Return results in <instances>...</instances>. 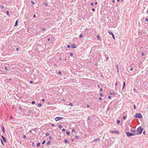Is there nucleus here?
I'll use <instances>...</instances> for the list:
<instances>
[{
    "label": "nucleus",
    "instance_id": "55",
    "mask_svg": "<svg viewBox=\"0 0 148 148\" xmlns=\"http://www.w3.org/2000/svg\"><path fill=\"white\" fill-rule=\"evenodd\" d=\"M47 40L48 41H49L50 40V38H48V39H47Z\"/></svg>",
    "mask_w": 148,
    "mask_h": 148
},
{
    "label": "nucleus",
    "instance_id": "31",
    "mask_svg": "<svg viewBox=\"0 0 148 148\" xmlns=\"http://www.w3.org/2000/svg\"><path fill=\"white\" fill-rule=\"evenodd\" d=\"M145 20L147 21H148V18L147 17L145 18Z\"/></svg>",
    "mask_w": 148,
    "mask_h": 148
},
{
    "label": "nucleus",
    "instance_id": "50",
    "mask_svg": "<svg viewBox=\"0 0 148 148\" xmlns=\"http://www.w3.org/2000/svg\"><path fill=\"white\" fill-rule=\"evenodd\" d=\"M100 95L101 96H102L103 95V94L101 93L100 94Z\"/></svg>",
    "mask_w": 148,
    "mask_h": 148
},
{
    "label": "nucleus",
    "instance_id": "33",
    "mask_svg": "<svg viewBox=\"0 0 148 148\" xmlns=\"http://www.w3.org/2000/svg\"><path fill=\"white\" fill-rule=\"evenodd\" d=\"M73 54L72 53H70V56H73Z\"/></svg>",
    "mask_w": 148,
    "mask_h": 148
},
{
    "label": "nucleus",
    "instance_id": "49",
    "mask_svg": "<svg viewBox=\"0 0 148 148\" xmlns=\"http://www.w3.org/2000/svg\"><path fill=\"white\" fill-rule=\"evenodd\" d=\"M117 71H118V72L119 70V69H118V66L117 65Z\"/></svg>",
    "mask_w": 148,
    "mask_h": 148
},
{
    "label": "nucleus",
    "instance_id": "10",
    "mask_svg": "<svg viewBox=\"0 0 148 148\" xmlns=\"http://www.w3.org/2000/svg\"><path fill=\"white\" fill-rule=\"evenodd\" d=\"M72 47L73 48H75L76 47V46L75 45H72Z\"/></svg>",
    "mask_w": 148,
    "mask_h": 148
},
{
    "label": "nucleus",
    "instance_id": "34",
    "mask_svg": "<svg viewBox=\"0 0 148 148\" xmlns=\"http://www.w3.org/2000/svg\"><path fill=\"white\" fill-rule=\"evenodd\" d=\"M136 134L134 133H132V136H134Z\"/></svg>",
    "mask_w": 148,
    "mask_h": 148
},
{
    "label": "nucleus",
    "instance_id": "39",
    "mask_svg": "<svg viewBox=\"0 0 148 148\" xmlns=\"http://www.w3.org/2000/svg\"><path fill=\"white\" fill-rule=\"evenodd\" d=\"M111 98V96L110 95H109L108 96V98L109 99H110Z\"/></svg>",
    "mask_w": 148,
    "mask_h": 148
},
{
    "label": "nucleus",
    "instance_id": "36",
    "mask_svg": "<svg viewBox=\"0 0 148 148\" xmlns=\"http://www.w3.org/2000/svg\"><path fill=\"white\" fill-rule=\"evenodd\" d=\"M32 112V111L31 110H29L28 112V113H31Z\"/></svg>",
    "mask_w": 148,
    "mask_h": 148
},
{
    "label": "nucleus",
    "instance_id": "35",
    "mask_svg": "<svg viewBox=\"0 0 148 148\" xmlns=\"http://www.w3.org/2000/svg\"><path fill=\"white\" fill-rule=\"evenodd\" d=\"M67 47L68 48H69L70 47V46L69 45H68L67 46Z\"/></svg>",
    "mask_w": 148,
    "mask_h": 148
},
{
    "label": "nucleus",
    "instance_id": "60",
    "mask_svg": "<svg viewBox=\"0 0 148 148\" xmlns=\"http://www.w3.org/2000/svg\"><path fill=\"white\" fill-rule=\"evenodd\" d=\"M36 15H35V14H34V16H33V17H34V18L35 17H36Z\"/></svg>",
    "mask_w": 148,
    "mask_h": 148
},
{
    "label": "nucleus",
    "instance_id": "19",
    "mask_svg": "<svg viewBox=\"0 0 148 148\" xmlns=\"http://www.w3.org/2000/svg\"><path fill=\"white\" fill-rule=\"evenodd\" d=\"M49 133H47L45 135L47 136H49Z\"/></svg>",
    "mask_w": 148,
    "mask_h": 148
},
{
    "label": "nucleus",
    "instance_id": "5",
    "mask_svg": "<svg viewBox=\"0 0 148 148\" xmlns=\"http://www.w3.org/2000/svg\"><path fill=\"white\" fill-rule=\"evenodd\" d=\"M1 137L3 139V141L4 142H5V143H6L7 142L5 138V137L2 135H1Z\"/></svg>",
    "mask_w": 148,
    "mask_h": 148
},
{
    "label": "nucleus",
    "instance_id": "17",
    "mask_svg": "<svg viewBox=\"0 0 148 148\" xmlns=\"http://www.w3.org/2000/svg\"><path fill=\"white\" fill-rule=\"evenodd\" d=\"M40 145V143H38L37 144V147H39Z\"/></svg>",
    "mask_w": 148,
    "mask_h": 148
},
{
    "label": "nucleus",
    "instance_id": "51",
    "mask_svg": "<svg viewBox=\"0 0 148 148\" xmlns=\"http://www.w3.org/2000/svg\"><path fill=\"white\" fill-rule=\"evenodd\" d=\"M30 83L31 84H32L33 83V82L32 81H30Z\"/></svg>",
    "mask_w": 148,
    "mask_h": 148
},
{
    "label": "nucleus",
    "instance_id": "56",
    "mask_svg": "<svg viewBox=\"0 0 148 148\" xmlns=\"http://www.w3.org/2000/svg\"><path fill=\"white\" fill-rule=\"evenodd\" d=\"M134 109H136V106H135V105H134Z\"/></svg>",
    "mask_w": 148,
    "mask_h": 148
},
{
    "label": "nucleus",
    "instance_id": "28",
    "mask_svg": "<svg viewBox=\"0 0 148 148\" xmlns=\"http://www.w3.org/2000/svg\"><path fill=\"white\" fill-rule=\"evenodd\" d=\"M32 104H34L35 103V102L34 101H32Z\"/></svg>",
    "mask_w": 148,
    "mask_h": 148
},
{
    "label": "nucleus",
    "instance_id": "52",
    "mask_svg": "<svg viewBox=\"0 0 148 148\" xmlns=\"http://www.w3.org/2000/svg\"><path fill=\"white\" fill-rule=\"evenodd\" d=\"M69 105L70 106H72L73 105L72 103H70L69 104Z\"/></svg>",
    "mask_w": 148,
    "mask_h": 148
},
{
    "label": "nucleus",
    "instance_id": "27",
    "mask_svg": "<svg viewBox=\"0 0 148 148\" xmlns=\"http://www.w3.org/2000/svg\"><path fill=\"white\" fill-rule=\"evenodd\" d=\"M66 134H67V135H69L70 134V133L69 132H68L67 131V132H66Z\"/></svg>",
    "mask_w": 148,
    "mask_h": 148
},
{
    "label": "nucleus",
    "instance_id": "7",
    "mask_svg": "<svg viewBox=\"0 0 148 148\" xmlns=\"http://www.w3.org/2000/svg\"><path fill=\"white\" fill-rule=\"evenodd\" d=\"M108 32L110 35H112L113 34L112 33V32H111V31L110 30H109L108 31Z\"/></svg>",
    "mask_w": 148,
    "mask_h": 148
},
{
    "label": "nucleus",
    "instance_id": "54",
    "mask_svg": "<svg viewBox=\"0 0 148 148\" xmlns=\"http://www.w3.org/2000/svg\"><path fill=\"white\" fill-rule=\"evenodd\" d=\"M25 137H26V136H25V135H24V136H23V138H25Z\"/></svg>",
    "mask_w": 148,
    "mask_h": 148
},
{
    "label": "nucleus",
    "instance_id": "63",
    "mask_svg": "<svg viewBox=\"0 0 148 148\" xmlns=\"http://www.w3.org/2000/svg\"><path fill=\"white\" fill-rule=\"evenodd\" d=\"M42 30L43 31H45V29L43 28V29H42Z\"/></svg>",
    "mask_w": 148,
    "mask_h": 148
},
{
    "label": "nucleus",
    "instance_id": "6",
    "mask_svg": "<svg viewBox=\"0 0 148 148\" xmlns=\"http://www.w3.org/2000/svg\"><path fill=\"white\" fill-rule=\"evenodd\" d=\"M100 139L99 138H96L94 140H93V141L95 142H97L99 141H100Z\"/></svg>",
    "mask_w": 148,
    "mask_h": 148
},
{
    "label": "nucleus",
    "instance_id": "20",
    "mask_svg": "<svg viewBox=\"0 0 148 148\" xmlns=\"http://www.w3.org/2000/svg\"><path fill=\"white\" fill-rule=\"evenodd\" d=\"M122 118L123 119H125L126 118V117L125 116H123Z\"/></svg>",
    "mask_w": 148,
    "mask_h": 148
},
{
    "label": "nucleus",
    "instance_id": "8",
    "mask_svg": "<svg viewBox=\"0 0 148 148\" xmlns=\"http://www.w3.org/2000/svg\"><path fill=\"white\" fill-rule=\"evenodd\" d=\"M2 130L3 132L5 133V129H4V127L3 125H2Z\"/></svg>",
    "mask_w": 148,
    "mask_h": 148
},
{
    "label": "nucleus",
    "instance_id": "59",
    "mask_svg": "<svg viewBox=\"0 0 148 148\" xmlns=\"http://www.w3.org/2000/svg\"><path fill=\"white\" fill-rule=\"evenodd\" d=\"M87 108H89V105H87Z\"/></svg>",
    "mask_w": 148,
    "mask_h": 148
},
{
    "label": "nucleus",
    "instance_id": "62",
    "mask_svg": "<svg viewBox=\"0 0 148 148\" xmlns=\"http://www.w3.org/2000/svg\"><path fill=\"white\" fill-rule=\"evenodd\" d=\"M42 101H45V99H42Z\"/></svg>",
    "mask_w": 148,
    "mask_h": 148
},
{
    "label": "nucleus",
    "instance_id": "21",
    "mask_svg": "<svg viewBox=\"0 0 148 148\" xmlns=\"http://www.w3.org/2000/svg\"><path fill=\"white\" fill-rule=\"evenodd\" d=\"M42 104L41 103H39L38 104V106L39 107L41 106Z\"/></svg>",
    "mask_w": 148,
    "mask_h": 148
},
{
    "label": "nucleus",
    "instance_id": "25",
    "mask_svg": "<svg viewBox=\"0 0 148 148\" xmlns=\"http://www.w3.org/2000/svg\"><path fill=\"white\" fill-rule=\"evenodd\" d=\"M50 141H48L47 143V145H49L50 144Z\"/></svg>",
    "mask_w": 148,
    "mask_h": 148
},
{
    "label": "nucleus",
    "instance_id": "13",
    "mask_svg": "<svg viewBox=\"0 0 148 148\" xmlns=\"http://www.w3.org/2000/svg\"><path fill=\"white\" fill-rule=\"evenodd\" d=\"M125 82H123V89L125 86Z\"/></svg>",
    "mask_w": 148,
    "mask_h": 148
},
{
    "label": "nucleus",
    "instance_id": "23",
    "mask_svg": "<svg viewBox=\"0 0 148 148\" xmlns=\"http://www.w3.org/2000/svg\"><path fill=\"white\" fill-rule=\"evenodd\" d=\"M59 127L60 128H61L62 127V125H59Z\"/></svg>",
    "mask_w": 148,
    "mask_h": 148
},
{
    "label": "nucleus",
    "instance_id": "40",
    "mask_svg": "<svg viewBox=\"0 0 148 148\" xmlns=\"http://www.w3.org/2000/svg\"><path fill=\"white\" fill-rule=\"evenodd\" d=\"M112 38H114V39H115V37L114 36V34L112 35Z\"/></svg>",
    "mask_w": 148,
    "mask_h": 148
},
{
    "label": "nucleus",
    "instance_id": "37",
    "mask_svg": "<svg viewBox=\"0 0 148 148\" xmlns=\"http://www.w3.org/2000/svg\"><path fill=\"white\" fill-rule=\"evenodd\" d=\"M92 10L93 12H94L95 11V9L94 8H92Z\"/></svg>",
    "mask_w": 148,
    "mask_h": 148
},
{
    "label": "nucleus",
    "instance_id": "22",
    "mask_svg": "<svg viewBox=\"0 0 148 148\" xmlns=\"http://www.w3.org/2000/svg\"><path fill=\"white\" fill-rule=\"evenodd\" d=\"M117 122L118 124H119L120 123V121L119 120H118L117 121Z\"/></svg>",
    "mask_w": 148,
    "mask_h": 148
},
{
    "label": "nucleus",
    "instance_id": "64",
    "mask_svg": "<svg viewBox=\"0 0 148 148\" xmlns=\"http://www.w3.org/2000/svg\"><path fill=\"white\" fill-rule=\"evenodd\" d=\"M100 90L101 91H102L103 90V89L102 88H101L100 89Z\"/></svg>",
    "mask_w": 148,
    "mask_h": 148
},
{
    "label": "nucleus",
    "instance_id": "24",
    "mask_svg": "<svg viewBox=\"0 0 148 148\" xmlns=\"http://www.w3.org/2000/svg\"><path fill=\"white\" fill-rule=\"evenodd\" d=\"M1 143L2 144V145H4V143H3L2 140L1 139Z\"/></svg>",
    "mask_w": 148,
    "mask_h": 148
},
{
    "label": "nucleus",
    "instance_id": "30",
    "mask_svg": "<svg viewBox=\"0 0 148 148\" xmlns=\"http://www.w3.org/2000/svg\"><path fill=\"white\" fill-rule=\"evenodd\" d=\"M133 68L132 67L130 69V70L131 71H132L133 70Z\"/></svg>",
    "mask_w": 148,
    "mask_h": 148
},
{
    "label": "nucleus",
    "instance_id": "45",
    "mask_svg": "<svg viewBox=\"0 0 148 148\" xmlns=\"http://www.w3.org/2000/svg\"><path fill=\"white\" fill-rule=\"evenodd\" d=\"M62 73L61 71H60L58 72V73L59 74H61Z\"/></svg>",
    "mask_w": 148,
    "mask_h": 148
},
{
    "label": "nucleus",
    "instance_id": "41",
    "mask_svg": "<svg viewBox=\"0 0 148 148\" xmlns=\"http://www.w3.org/2000/svg\"><path fill=\"white\" fill-rule=\"evenodd\" d=\"M75 138H76L78 139V138H79V137H78V136H75Z\"/></svg>",
    "mask_w": 148,
    "mask_h": 148
},
{
    "label": "nucleus",
    "instance_id": "48",
    "mask_svg": "<svg viewBox=\"0 0 148 148\" xmlns=\"http://www.w3.org/2000/svg\"><path fill=\"white\" fill-rule=\"evenodd\" d=\"M117 82H116L115 83V86H117Z\"/></svg>",
    "mask_w": 148,
    "mask_h": 148
},
{
    "label": "nucleus",
    "instance_id": "47",
    "mask_svg": "<svg viewBox=\"0 0 148 148\" xmlns=\"http://www.w3.org/2000/svg\"><path fill=\"white\" fill-rule=\"evenodd\" d=\"M99 99L100 101H101L102 100V98L101 97H99Z\"/></svg>",
    "mask_w": 148,
    "mask_h": 148
},
{
    "label": "nucleus",
    "instance_id": "12",
    "mask_svg": "<svg viewBox=\"0 0 148 148\" xmlns=\"http://www.w3.org/2000/svg\"><path fill=\"white\" fill-rule=\"evenodd\" d=\"M131 130L132 132H136V131L132 129H131Z\"/></svg>",
    "mask_w": 148,
    "mask_h": 148
},
{
    "label": "nucleus",
    "instance_id": "2",
    "mask_svg": "<svg viewBox=\"0 0 148 148\" xmlns=\"http://www.w3.org/2000/svg\"><path fill=\"white\" fill-rule=\"evenodd\" d=\"M134 117L136 118H139L141 119L142 117V115L139 113H136Z\"/></svg>",
    "mask_w": 148,
    "mask_h": 148
},
{
    "label": "nucleus",
    "instance_id": "42",
    "mask_svg": "<svg viewBox=\"0 0 148 148\" xmlns=\"http://www.w3.org/2000/svg\"><path fill=\"white\" fill-rule=\"evenodd\" d=\"M31 3H32L33 5H34V2L33 1H32Z\"/></svg>",
    "mask_w": 148,
    "mask_h": 148
},
{
    "label": "nucleus",
    "instance_id": "61",
    "mask_svg": "<svg viewBox=\"0 0 148 148\" xmlns=\"http://www.w3.org/2000/svg\"><path fill=\"white\" fill-rule=\"evenodd\" d=\"M52 138L51 136H50L49 137V139H51Z\"/></svg>",
    "mask_w": 148,
    "mask_h": 148
},
{
    "label": "nucleus",
    "instance_id": "15",
    "mask_svg": "<svg viewBox=\"0 0 148 148\" xmlns=\"http://www.w3.org/2000/svg\"><path fill=\"white\" fill-rule=\"evenodd\" d=\"M64 142L65 143H69V141L67 140H64Z\"/></svg>",
    "mask_w": 148,
    "mask_h": 148
},
{
    "label": "nucleus",
    "instance_id": "18",
    "mask_svg": "<svg viewBox=\"0 0 148 148\" xmlns=\"http://www.w3.org/2000/svg\"><path fill=\"white\" fill-rule=\"evenodd\" d=\"M112 132L114 133H117V132H119L118 131H115V130L112 131Z\"/></svg>",
    "mask_w": 148,
    "mask_h": 148
},
{
    "label": "nucleus",
    "instance_id": "4",
    "mask_svg": "<svg viewBox=\"0 0 148 148\" xmlns=\"http://www.w3.org/2000/svg\"><path fill=\"white\" fill-rule=\"evenodd\" d=\"M63 118L60 117H57L55 118V120L56 121H58L62 119H63Z\"/></svg>",
    "mask_w": 148,
    "mask_h": 148
},
{
    "label": "nucleus",
    "instance_id": "57",
    "mask_svg": "<svg viewBox=\"0 0 148 148\" xmlns=\"http://www.w3.org/2000/svg\"><path fill=\"white\" fill-rule=\"evenodd\" d=\"M97 2H95V5H97Z\"/></svg>",
    "mask_w": 148,
    "mask_h": 148
},
{
    "label": "nucleus",
    "instance_id": "9",
    "mask_svg": "<svg viewBox=\"0 0 148 148\" xmlns=\"http://www.w3.org/2000/svg\"><path fill=\"white\" fill-rule=\"evenodd\" d=\"M6 14L8 16H10V15L9 14V12L8 11H7L6 12Z\"/></svg>",
    "mask_w": 148,
    "mask_h": 148
},
{
    "label": "nucleus",
    "instance_id": "32",
    "mask_svg": "<svg viewBox=\"0 0 148 148\" xmlns=\"http://www.w3.org/2000/svg\"><path fill=\"white\" fill-rule=\"evenodd\" d=\"M35 143H32V146H35Z\"/></svg>",
    "mask_w": 148,
    "mask_h": 148
},
{
    "label": "nucleus",
    "instance_id": "43",
    "mask_svg": "<svg viewBox=\"0 0 148 148\" xmlns=\"http://www.w3.org/2000/svg\"><path fill=\"white\" fill-rule=\"evenodd\" d=\"M62 131H65V129L64 128V129H63L62 130Z\"/></svg>",
    "mask_w": 148,
    "mask_h": 148
},
{
    "label": "nucleus",
    "instance_id": "29",
    "mask_svg": "<svg viewBox=\"0 0 148 148\" xmlns=\"http://www.w3.org/2000/svg\"><path fill=\"white\" fill-rule=\"evenodd\" d=\"M5 69L6 70H8V67H5Z\"/></svg>",
    "mask_w": 148,
    "mask_h": 148
},
{
    "label": "nucleus",
    "instance_id": "26",
    "mask_svg": "<svg viewBox=\"0 0 148 148\" xmlns=\"http://www.w3.org/2000/svg\"><path fill=\"white\" fill-rule=\"evenodd\" d=\"M46 142V141L45 140H44L42 142V145H43L45 144V143Z\"/></svg>",
    "mask_w": 148,
    "mask_h": 148
},
{
    "label": "nucleus",
    "instance_id": "1",
    "mask_svg": "<svg viewBox=\"0 0 148 148\" xmlns=\"http://www.w3.org/2000/svg\"><path fill=\"white\" fill-rule=\"evenodd\" d=\"M143 130V129L142 128V127L140 126L138 127L136 130L137 133V134H141Z\"/></svg>",
    "mask_w": 148,
    "mask_h": 148
},
{
    "label": "nucleus",
    "instance_id": "16",
    "mask_svg": "<svg viewBox=\"0 0 148 148\" xmlns=\"http://www.w3.org/2000/svg\"><path fill=\"white\" fill-rule=\"evenodd\" d=\"M97 38L98 39V40H99L100 39V37L99 35H98L97 36Z\"/></svg>",
    "mask_w": 148,
    "mask_h": 148
},
{
    "label": "nucleus",
    "instance_id": "14",
    "mask_svg": "<svg viewBox=\"0 0 148 148\" xmlns=\"http://www.w3.org/2000/svg\"><path fill=\"white\" fill-rule=\"evenodd\" d=\"M72 132L73 133V132H74V133H75V130L74 128H73V129H72Z\"/></svg>",
    "mask_w": 148,
    "mask_h": 148
},
{
    "label": "nucleus",
    "instance_id": "46",
    "mask_svg": "<svg viewBox=\"0 0 148 148\" xmlns=\"http://www.w3.org/2000/svg\"><path fill=\"white\" fill-rule=\"evenodd\" d=\"M93 4H93V3H91V4H90V5H91V6H93Z\"/></svg>",
    "mask_w": 148,
    "mask_h": 148
},
{
    "label": "nucleus",
    "instance_id": "11",
    "mask_svg": "<svg viewBox=\"0 0 148 148\" xmlns=\"http://www.w3.org/2000/svg\"><path fill=\"white\" fill-rule=\"evenodd\" d=\"M17 25H18V21H17V20L15 22L14 26H16Z\"/></svg>",
    "mask_w": 148,
    "mask_h": 148
},
{
    "label": "nucleus",
    "instance_id": "3",
    "mask_svg": "<svg viewBox=\"0 0 148 148\" xmlns=\"http://www.w3.org/2000/svg\"><path fill=\"white\" fill-rule=\"evenodd\" d=\"M126 134L128 137H130V136H132V133H130L129 132H126Z\"/></svg>",
    "mask_w": 148,
    "mask_h": 148
},
{
    "label": "nucleus",
    "instance_id": "44",
    "mask_svg": "<svg viewBox=\"0 0 148 148\" xmlns=\"http://www.w3.org/2000/svg\"><path fill=\"white\" fill-rule=\"evenodd\" d=\"M54 125H55L53 123H52L51 124V126H54Z\"/></svg>",
    "mask_w": 148,
    "mask_h": 148
},
{
    "label": "nucleus",
    "instance_id": "58",
    "mask_svg": "<svg viewBox=\"0 0 148 148\" xmlns=\"http://www.w3.org/2000/svg\"><path fill=\"white\" fill-rule=\"evenodd\" d=\"M142 56H144V53H143H143H142Z\"/></svg>",
    "mask_w": 148,
    "mask_h": 148
},
{
    "label": "nucleus",
    "instance_id": "38",
    "mask_svg": "<svg viewBox=\"0 0 148 148\" xmlns=\"http://www.w3.org/2000/svg\"><path fill=\"white\" fill-rule=\"evenodd\" d=\"M83 37V35L82 34L80 35L79 37L80 38H82Z\"/></svg>",
    "mask_w": 148,
    "mask_h": 148
},
{
    "label": "nucleus",
    "instance_id": "53",
    "mask_svg": "<svg viewBox=\"0 0 148 148\" xmlns=\"http://www.w3.org/2000/svg\"><path fill=\"white\" fill-rule=\"evenodd\" d=\"M44 4L45 6H47V3H45Z\"/></svg>",
    "mask_w": 148,
    "mask_h": 148
}]
</instances>
